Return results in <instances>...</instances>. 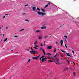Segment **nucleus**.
<instances>
[{
    "instance_id": "nucleus-34",
    "label": "nucleus",
    "mask_w": 79,
    "mask_h": 79,
    "mask_svg": "<svg viewBox=\"0 0 79 79\" xmlns=\"http://www.w3.org/2000/svg\"><path fill=\"white\" fill-rule=\"evenodd\" d=\"M65 46L66 48H68V47H67V46H66V44H65Z\"/></svg>"
},
{
    "instance_id": "nucleus-30",
    "label": "nucleus",
    "mask_w": 79,
    "mask_h": 79,
    "mask_svg": "<svg viewBox=\"0 0 79 79\" xmlns=\"http://www.w3.org/2000/svg\"><path fill=\"white\" fill-rule=\"evenodd\" d=\"M34 48H35V49H38V48H36V47H34Z\"/></svg>"
},
{
    "instance_id": "nucleus-51",
    "label": "nucleus",
    "mask_w": 79,
    "mask_h": 79,
    "mask_svg": "<svg viewBox=\"0 0 79 79\" xmlns=\"http://www.w3.org/2000/svg\"><path fill=\"white\" fill-rule=\"evenodd\" d=\"M56 44H58V42H56Z\"/></svg>"
},
{
    "instance_id": "nucleus-52",
    "label": "nucleus",
    "mask_w": 79,
    "mask_h": 79,
    "mask_svg": "<svg viewBox=\"0 0 79 79\" xmlns=\"http://www.w3.org/2000/svg\"><path fill=\"white\" fill-rule=\"evenodd\" d=\"M5 18V16H4L3 17V18Z\"/></svg>"
},
{
    "instance_id": "nucleus-27",
    "label": "nucleus",
    "mask_w": 79,
    "mask_h": 79,
    "mask_svg": "<svg viewBox=\"0 0 79 79\" xmlns=\"http://www.w3.org/2000/svg\"><path fill=\"white\" fill-rule=\"evenodd\" d=\"M64 37H65V38H66L67 39V38H68V37H67V36H66V35L64 36Z\"/></svg>"
},
{
    "instance_id": "nucleus-58",
    "label": "nucleus",
    "mask_w": 79,
    "mask_h": 79,
    "mask_svg": "<svg viewBox=\"0 0 79 79\" xmlns=\"http://www.w3.org/2000/svg\"><path fill=\"white\" fill-rule=\"evenodd\" d=\"M66 61H68V60L66 59Z\"/></svg>"
},
{
    "instance_id": "nucleus-42",
    "label": "nucleus",
    "mask_w": 79,
    "mask_h": 79,
    "mask_svg": "<svg viewBox=\"0 0 79 79\" xmlns=\"http://www.w3.org/2000/svg\"><path fill=\"white\" fill-rule=\"evenodd\" d=\"M67 62H68V64H69V61H68Z\"/></svg>"
},
{
    "instance_id": "nucleus-21",
    "label": "nucleus",
    "mask_w": 79,
    "mask_h": 79,
    "mask_svg": "<svg viewBox=\"0 0 79 79\" xmlns=\"http://www.w3.org/2000/svg\"><path fill=\"white\" fill-rule=\"evenodd\" d=\"M73 75H74V76H76V73H75V72H74L73 73Z\"/></svg>"
},
{
    "instance_id": "nucleus-61",
    "label": "nucleus",
    "mask_w": 79,
    "mask_h": 79,
    "mask_svg": "<svg viewBox=\"0 0 79 79\" xmlns=\"http://www.w3.org/2000/svg\"><path fill=\"white\" fill-rule=\"evenodd\" d=\"M16 53H18V52H16Z\"/></svg>"
},
{
    "instance_id": "nucleus-37",
    "label": "nucleus",
    "mask_w": 79,
    "mask_h": 79,
    "mask_svg": "<svg viewBox=\"0 0 79 79\" xmlns=\"http://www.w3.org/2000/svg\"><path fill=\"white\" fill-rule=\"evenodd\" d=\"M72 52L73 53H74V52L73 50L72 51Z\"/></svg>"
},
{
    "instance_id": "nucleus-46",
    "label": "nucleus",
    "mask_w": 79,
    "mask_h": 79,
    "mask_svg": "<svg viewBox=\"0 0 79 79\" xmlns=\"http://www.w3.org/2000/svg\"><path fill=\"white\" fill-rule=\"evenodd\" d=\"M56 55H55L54 57V58H55V57H56Z\"/></svg>"
},
{
    "instance_id": "nucleus-54",
    "label": "nucleus",
    "mask_w": 79,
    "mask_h": 79,
    "mask_svg": "<svg viewBox=\"0 0 79 79\" xmlns=\"http://www.w3.org/2000/svg\"><path fill=\"white\" fill-rule=\"evenodd\" d=\"M2 40H1V42H2Z\"/></svg>"
},
{
    "instance_id": "nucleus-26",
    "label": "nucleus",
    "mask_w": 79,
    "mask_h": 79,
    "mask_svg": "<svg viewBox=\"0 0 79 79\" xmlns=\"http://www.w3.org/2000/svg\"><path fill=\"white\" fill-rule=\"evenodd\" d=\"M44 57H45L44 56H43L41 57V58H44Z\"/></svg>"
},
{
    "instance_id": "nucleus-17",
    "label": "nucleus",
    "mask_w": 79,
    "mask_h": 79,
    "mask_svg": "<svg viewBox=\"0 0 79 79\" xmlns=\"http://www.w3.org/2000/svg\"><path fill=\"white\" fill-rule=\"evenodd\" d=\"M7 39H7V38L5 39L4 40V42H5V41H6V40H7Z\"/></svg>"
},
{
    "instance_id": "nucleus-25",
    "label": "nucleus",
    "mask_w": 79,
    "mask_h": 79,
    "mask_svg": "<svg viewBox=\"0 0 79 79\" xmlns=\"http://www.w3.org/2000/svg\"><path fill=\"white\" fill-rule=\"evenodd\" d=\"M42 49H43V48H40V50H42Z\"/></svg>"
},
{
    "instance_id": "nucleus-3",
    "label": "nucleus",
    "mask_w": 79,
    "mask_h": 79,
    "mask_svg": "<svg viewBox=\"0 0 79 79\" xmlns=\"http://www.w3.org/2000/svg\"><path fill=\"white\" fill-rule=\"evenodd\" d=\"M40 56V55H38V56H36V57H32V59H33V60H37V59L39 57V56Z\"/></svg>"
},
{
    "instance_id": "nucleus-14",
    "label": "nucleus",
    "mask_w": 79,
    "mask_h": 79,
    "mask_svg": "<svg viewBox=\"0 0 79 79\" xmlns=\"http://www.w3.org/2000/svg\"><path fill=\"white\" fill-rule=\"evenodd\" d=\"M48 4H47L45 6L44 8H47V7H48Z\"/></svg>"
},
{
    "instance_id": "nucleus-23",
    "label": "nucleus",
    "mask_w": 79,
    "mask_h": 79,
    "mask_svg": "<svg viewBox=\"0 0 79 79\" xmlns=\"http://www.w3.org/2000/svg\"><path fill=\"white\" fill-rule=\"evenodd\" d=\"M36 32H40V31H39V30H36Z\"/></svg>"
},
{
    "instance_id": "nucleus-45",
    "label": "nucleus",
    "mask_w": 79,
    "mask_h": 79,
    "mask_svg": "<svg viewBox=\"0 0 79 79\" xmlns=\"http://www.w3.org/2000/svg\"><path fill=\"white\" fill-rule=\"evenodd\" d=\"M48 5H50V2H49V3H48Z\"/></svg>"
},
{
    "instance_id": "nucleus-40",
    "label": "nucleus",
    "mask_w": 79,
    "mask_h": 79,
    "mask_svg": "<svg viewBox=\"0 0 79 79\" xmlns=\"http://www.w3.org/2000/svg\"><path fill=\"white\" fill-rule=\"evenodd\" d=\"M31 61V59H29V60H28V62H29V61Z\"/></svg>"
},
{
    "instance_id": "nucleus-9",
    "label": "nucleus",
    "mask_w": 79,
    "mask_h": 79,
    "mask_svg": "<svg viewBox=\"0 0 79 79\" xmlns=\"http://www.w3.org/2000/svg\"><path fill=\"white\" fill-rule=\"evenodd\" d=\"M42 51L43 52V53H44V55H45L46 53H45V50H44V49H43L42 50Z\"/></svg>"
},
{
    "instance_id": "nucleus-15",
    "label": "nucleus",
    "mask_w": 79,
    "mask_h": 79,
    "mask_svg": "<svg viewBox=\"0 0 79 79\" xmlns=\"http://www.w3.org/2000/svg\"><path fill=\"white\" fill-rule=\"evenodd\" d=\"M24 29H22L21 30L19 31V32H21L22 31H24Z\"/></svg>"
},
{
    "instance_id": "nucleus-32",
    "label": "nucleus",
    "mask_w": 79,
    "mask_h": 79,
    "mask_svg": "<svg viewBox=\"0 0 79 79\" xmlns=\"http://www.w3.org/2000/svg\"><path fill=\"white\" fill-rule=\"evenodd\" d=\"M29 5L28 4L24 6L25 7L27 6H28Z\"/></svg>"
},
{
    "instance_id": "nucleus-60",
    "label": "nucleus",
    "mask_w": 79,
    "mask_h": 79,
    "mask_svg": "<svg viewBox=\"0 0 79 79\" xmlns=\"http://www.w3.org/2000/svg\"><path fill=\"white\" fill-rule=\"evenodd\" d=\"M56 64H57V63H56Z\"/></svg>"
},
{
    "instance_id": "nucleus-43",
    "label": "nucleus",
    "mask_w": 79,
    "mask_h": 79,
    "mask_svg": "<svg viewBox=\"0 0 79 79\" xmlns=\"http://www.w3.org/2000/svg\"><path fill=\"white\" fill-rule=\"evenodd\" d=\"M26 50H27V51H29V49H26Z\"/></svg>"
},
{
    "instance_id": "nucleus-12",
    "label": "nucleus",
    "mask_w": 79,
    "mask_h": 79,
    "mask_svg": "<svg viewBox=\"0 0 79 79\" xmlns=\"http://www.w3.org/2000/svg\"><path fill=\"white\" fill-rule=\"evenodd\" d=\"M66 54L68 56H70L71 55L69 54V53H66Z\"/></svg>"
},
{
    "instance_id": "nucleus-33",
    "label": "nucleus",
    "mask_w": 79,
    "mask_h": 79,
    "mask_svg": "<svg viewBox=\"0 0 79 79\" xmlns=\"http://www.w3.org/2000/svg\"><path fill=\"white\" fill-rule=\"evenodd\" d=\"M22 15H26V13H22Z\"/></svg>"
},
{
    "instance_id": "nucleus-47",
    "label": "nucleus",
    "mask_w": 79,
    "mask_h": 79,
    "mask_svg": "<svg viewBox=\"0 0 79 79\" xmlns=\"http://www.w3.org/2000/svg\"><path fill=\"white\" fill-rule=\"evenodd\" d=\"M70 70H72V71H73V70H72V68H70Z\"/></svg>"
},
{
    "instance_id": "nucleus-59",
    "label": "nucleus",
    "mask_w": 79,
    "mask_h": 79,
    "mask_svg": "<svg viewBox=\"0 0 79 79\" xmlns=\"http://www.w3.org/2000/svg\"><path fill=\"white\" fill-rule=\"evenodd\" d=\"M44 46H45V44H44Z\"/></svg>"
},
{
    "instance_id": "nucleus-11",
    "label": "nucleus",
    "mask_w": 79,
    "mask_h": 79,
    "mask_svg": "<svg viewBox=\"0 0 79 79\" xmlns=\"http://www.w3.org/2000/svg\"><path fill=\"white\" fill-rule=\"evenodd\" d=\"M41 10L43 11V12H45V11L44 10V9H41Z\"/></svg>"
},
{
    "instance_id": "nucleus-38",
    "label": "nucleus",
    "mask_w": 79,
    "mask_h": 79,
    "mask_svg": "<svg viewBox=\"0 0 79 79\" xmlns=\"http://www.w3.org/2000/svg\"><path fill=\"white\" fill-rule=\"evenodd\" d=\"M48 60H50V58L48 57Z\"/></svg>"
},
{
    "instance_id": "nucleus-39",
    "label": "nucleus",
    "mask_w": 79,
    "mask_h": 79,
    "mask_svg": "<svg viewBox=\"0 0 79 79\" xmlns=\"http://www.w3.org/2000/svg\"><path fill=\"white\" fill-rule=\"evenodd\" d=\"M56 49H55V50H54V52H56Z\"/></svg>"
},
{
    "instance_id": "nucleus-44",
    "label": "nucleus",
    "mask_w": 79,
    "mask_h": 79,
    "mask_svg": "<svg viewBox=\"0 0 79 79\" xmlns=\"http://www.w3.org/2000/svg\"><path fill=\"white\" fill-rule=\"evenodd\" d=\"M41 47H43V45H42V44H41Z\"/></svg>"
},
{
    "instance_id": "nucleus-50",
    "label": "nucleus",
    "mask_w": 79,
    "mask_h": 79,
    "mask_svg": "<svg viewBox=\"0 0 79 79\" xmlns=\"http://www.w3.org/2000/svg\"><path fill=\"white\" fill-rule=\"evenodd\" d=\"M7 15H8V14H5V16H6Z\"/></svg>"
},
{
    "instance_id": "nucleus-4",
    "label": "nucleus",
    "mask_w": 79,
    "mask_h": 79,
    "mask_svg": "<svg viewBox=\"0 0 79 79\" xmlns=\"http://www.w3.org/2000/svg\"><path fill=\"white\" fill-rule=\"evenodd\" d=\"M59 59H58V58H56V59H55V61H56L57 63H58V61H59Z\"/></svg>"
},
{
    "instance_id": "nucleus-2",
    "label": "nucleus",
    "mask_w": 79,
    "mask_h": 79,
    "mask_svg": "<svg viewBox=\"0 0 79 79\" xmlns=\"http://www.w3.org/2000/svg\"><path fill=\"white\" fill-rule=\"evenodd\" d=\"M38 14L39 15H41V16H44V15H46V13L42 12L40 11H39L38 13Z\"/></svg>"
},
{
    "instance_id": "nucleus-8",
    "label": "nucleus",
    "mask_w": 79,
    "mask_h": 79,
    "mask_svg": "<svg viewBox=\"0 0 79 79\" xmlns=\"http://www.w3.org/2000/svg\"><path fill=\"white\" fill-rule=\"evenodd\" d=\"M41 29H46V27H41Z\"/></svg>"
},
{
    "instance_id": "nucleus-36",
    "label": "nucleus",
    "mask_w": 79,
    "mask_h": 79,
    "mask_svg": "<svg viewBox=\"0 0 79 79\" xmlns=\"http://www.w3.org/2000/svg\"><path fill=\"white\" fill-rule=\"evenodd\" d=\"M14 37L18 38V36L16 35V36H14Z\"/></svg>"
},
{
    "instance_id": "nucleus-31",
    "label": "nucleus",
    "mask_w": 79,
    "mask_h": 79,
    "mask_svg": "<svg viewBox=\"0 0 79 79\" xmlns=\"http://www.w3.org/2000/svg\"><path fill=\"white\" fill-rule=\"evenodd\" d=\"M34 46H35V47H39V46L37 45H35Z\"/></svg>"
},
{
    "instance_id": "nucleus-13",
    "label": "nucleus",
    "mask_w": 79,
    "mask_h": 79,
    "mask_svg": "<svg viewBox=\"0 0 79 79\" xmlns=\"http://www.w3.org/2000/svg\"><path fill=\"white\" fill-rule=\"evenodd\" d=\"M47 55H48L49 56H51V55H52V54L50 53H48L47 54Z\"/></svg>"
},
{
    "instance_id": "nucleus-53",
    "label": "nucleus",
    "mask_w": 79,
    "mask_h": 79,
    "mask_svg": "<svg viewBox=\"0 0 79 79\" xmlns=\"http://www.w3.org/2000/svg\"><path fill=\"white\" fill-rule=\"evenodd\" d=\"M61 56H62V57H63V55H61Z\"/></svg>"
},
{
    "instance_id": "nucleus-28",
    "label": "nucleus",
    "mask_w": 79,
    "mask_h": 79,
    "mask_svg": "<svg viewBox=\"0 0 79 79\" xmlns=\"http://www.w3.org/2000/svg\"><path fill=\"white\" fill-rule=\"evenodd\" d=\"M37 44V41H36L35 43H34V45H35V44Z\"/></svg>"
},
{
    "instance_id": "nucleus-49",
    "label": "nucleus",
    "mask_w": 79,
    "mask_h": 79,
    "mask_svg": "<svg viewBox=\"0 0 79 79\" xmlns=\"http://www.w3.org/2000/svg\"><path fill=\"white\" fill-rule=\"evenodd\" d=\"M2 30V27H0V31Z\"/></svg>"
},
{
    "instance_id": "nucleus-20",
    "label": "nucleus",
    "mask_w": 79,
    "mask_h": 79,
    "mask_svg": "<svg viewBox=\"0 0 79 79\" xmlns=\"http://www.w3.org/2000/svg\"><path fill=\"white\" fill-rule=\"evenodd\" d=\"M37 10H38V11H40V9H39L38 7L37 8Z\"/></svg>"
},
{
    "instance_id": "nucleus-56",
    "label": "nucleus",
    "mask_w": 79,
    "mask_h": 79,
    "mask_svg": "<svg viewBox=\"0 0 79 79\" xmlns=\"http://www.w3.org/2000/svg\"><path fill=\"white\" fill-rule=\"evenodd\" d=\"M44 44H45V41H44Z\"/></svg>"
},
{
    "instance_id": "nucleus-64",
    "label": "nucleus",
    "mask_w": 79,
    "mask_h": 79,
    "mask_svg": "<svg viewBox=\"0 0 79 79\" xmlns=\"http://www.w3.org/2000/svg\"><path fill=\"white\" fill-rule=\"evenodd\" d=\"M2 42H0V44H1Z\"/></svg>"
},
{
    "instance_id": "nucleus-48",
    "label": "nucleus",
    "mask_w": 79,
    "mask_h": 79,
    "mask_svg": "<svg viewBox=\"0 0 79 79\" xmlns=\"http://www.w3.org/2000/svg\"><path fill=\"white\" fill-rule=\"evenodd\" d=\"M73 64H74V65H76V64H75V63H74V62H73Z\"/></svg>"
},
{
    "instance_id": "nucleus-55",
    "label": "nucleus",
    "mask_w": 79,
    "mask_h": 79,
    "mask_svg": "<svg viewBox=\"0 0 79 79\" xmlns=\"http://www.w3.org/2000/svg\"><path fill=\"white\" fill-rule=\"evenodd\" d=\"M66 69V70H67V71H68V69Z\"/></svg>"
},
{
    "instance_id": "nucleus-10",
    "label": "nucleus",
    "mask_w": 79,
    "mask_h": 79,
    "mask_svg": "<svg viewBox=\"0 0 79 79\" xmlns=\"http://www.w3.org/2000/svg\"><path fill=\"white\" fill-rule=\"evenodd\" d=\"M38 39H39L40 40V39H42V36L41 35H40L38 37Z\"/></svg>"
},
{
    "instance_id": "nucleus-19",
    "label": "nucleus",
    "mask_w": 79,
    "mask_h": 79,
    "mask_svg": "<svg viewBox=\"0 0 79 79\" xmlns=\"http://www.w3.org/2000/svg\"><path fill=\"white\" fill-rule=\"evenodd\" d=\"M67 39H66V38H65V42H66V43H67V42H68V41H67Z\"/></svg>"
},
{
    "instance_id": "nucleus-24",
    "label": "nucleus",
    "mask_w": 79,
    "mask_h": 79,
    "mask_svg": "<svg viewBox=\"0 0 79 79\" xmlns=\"http://www.w3.org/2000/svg\"><path fill=\"white\" fill-rule=\"evenodd\" d=\"M48 61L49 62H53V61L51 60H48Z\"/></svg>"
},
{
    "instance_id": "nucleus-62",
    "label": "nucleus",
    "mask_w": 79,
    "mask_h": 79,
    "mask_svg": "<svg viewBox=\"0 0 79 79\" xmlns=\"http://www.w3.org/2000/svg\"><path fill=\"white\" fill-rule=\"evenodd\" d=\"M4 36V34H3V36Z\"/></svg>"
},
{
    "instance_id": "nucleus-5",
    "label": "nucleus",
    "mask_w": 79,
    "mask_h": 79,
    "mask_svg": "<svg viewBox=\"0 0 79 79\" xmlns=\"http://www.w3.org/2000/svg\"><path fill=\"white\" fill-rule=\"evenodd\" d=\"M31 8H32V10H33V11H35V9H36V7H31Z\"/></svg>"
},
{
    "instance_id": "nucleus-6",
    "label": "nucleus",
    "mask_w": 79,
    "mask_h": 79,
    "mask_svg": "<svg viewBox=\"0 0 79 79\" xmlns=\"http://www.w3.org/2000/svg\"><path fill=\"white\" fill-rule=\"evenodd\" d=\"M52 48V47L51 46H50L48 47V49H49V50H51Z\"/></svg>"
},
{
    "instance_id": "nucleus-1",
    "label": "nucleus",
    "mask_w": 79,
    "mask_h": 79,
    "mask_svg": "<svg viewBox=\"0 0 79 79\" xmlns=\"http://www.w3.org/2000/svg\"><path fill=\"white\" fill-rule=\"evenodd\" d=\"M31 50H32V51H30V52L31 53V54H33L34 55V54H35V53H38V52L36 51H34L33 49H32V48L31 47Z\"/></svg>"
},
{
    "instance_id": "nucleus-22",
    "label": "nucleus",
    "mask_w": 79,
    "mask_h": 79,
    "mask_svg": "<svg viewBox=\"0 0 79 79\" xmlns=\"http://www.w3.org/2000/svg\"><path fill=\"white\" fill-rule=\"evenodd\" d=\"M60 51H61V52H63V53H65V52L63 51V50H60Z\"/></svg>"
},
{
    "instance_id": "nucleus-7",
    "label": "nucleus",
    "mask_w": 79,
    "mask_h": 79,
    "mask_svg": "<svg viewBox=\"0 0 79 79\" xmlns=\"http://www.w3.org/2000/svg\"><path fill=\"white\" fill-rule=\"evenodd\" d=\"M60 43L61 44V46H63V40H61V41H60Z\"/></svg>"
},
{
    "instance_id": "nucleus-63",
    "label": "nucleus",
    "mask_w": 79,
    "mask_h": 79,
    "mask_svg": "<svg viewBox=\"0 0 79 79\" xmlns=\"http://www.w3.org/2000/svg\"><path fill=\"white\" fill-rule=\"evenodd\" d=\"M4 79H5V77H4Z\"/></svg>"
},
{
    "instance_id": "nucleus-16",
    "label": "nucleus",
    "mask_w": 79,
    "mask_h": 79,
    "mask_svg": "<svg viewBox=\"0 0 79 79\" xmlns=\"http://www.w3.org/2000/svg\"><path fill=\"white\" fill-rule=\"evenodd\" d=\"M41 61L42 62H44V59L43 58H42V59H41Z\"/></svg>"
},
{
    "instance_id": "nucleus-18",
    "label": "nucleus",
    "mask_w": 79,
    "mask_h": 79,
    "mask_svg": "<svg viewBox=\"0 0 79 79\" xmlns=\"http://www.w3.org/2000/svg\"><path fill=\"white\" fill-rule=\"evenodd\" d=\"M25 21H27L28 23H29V21L28 20L25 19Z\"/></svg>"
},
{
    "instance_id": "nucleus-41",
    "label": "nucleus",
    "mask_w": 79,
    "mask_h": 79,
    "mask_svg": "<svg viewBox=\"0 0 79 79\" xmlns=\"http://www.w3.org/2000/svg\"><path fill=\"white\" fill-rule=\"evenodd\" d=\"M8 27H6V29H8Z\"/></svg>"
},
{
    "instance_id": "nucleus-35",
    "label": "nucleus",
    "mask_w": 79,
    "mask_h": 79,
    "mask_svg": "<svg viewBox=\"0 0 79 79\" xmlns=\"http://www.w3.org/2000/svg\"><path fill=\"white\" fill-rule=\"evenodd\" d=\"M46 37H48V36L47 35V36H46L44 37V38H45V39Z\"/></svg>"
},
{
    "instance_id": "nucleus-29",
    "label": "nucleus",
    "mask_w": 79,
    "mask_h": 79,
    "mask_svg": "<svg viewBox=\"0 0 79 79\" xmlns=\"http://www.w3.org/2000/svg\"><path fill=\"white\" fill-rule=\"evenodd\" d=\"M43 59H44V60H46L47 58L46 57H45Z\"/></svg>"
},
{
    "instance_id": "nucleus-57",
    "label": "nucleus",
    "mask_w": 79,
    "mask_h": 79,
    "mask_svg": "<svg viewBox=\"0 0 79 79\" xmlns=\"http://www.w3.org/2000/svg\"><path fill=\"white\" fill-rule=\"evenodd\" d=\"M40 60H42V58H40Z\"/></svg>"
}]
</instances>
